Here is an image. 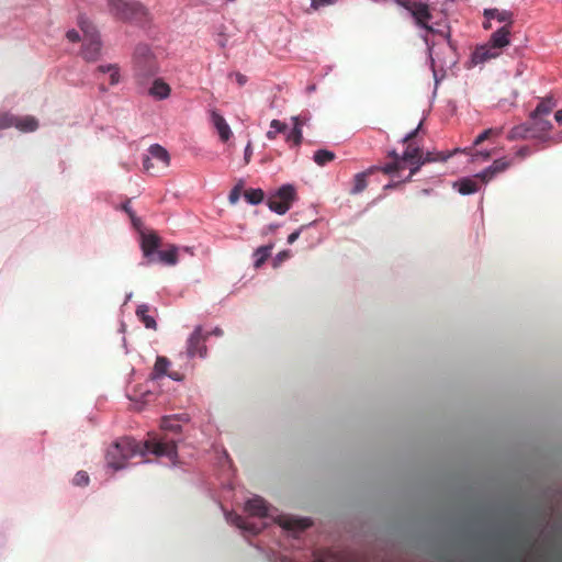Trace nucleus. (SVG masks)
<instances>
[{
  "mask_svg": "<svg viewBox=\"0 0 562 562\" xmlns=\"http://www.w3.org/2000/svg\"><path fill=\"white\" fill-rule=\"evenodd\" d=\"M405 144L406 149L404 150L402 156L398 155L396 150H392L389 153V157H391L393 160L392 162L381 167V171L383 173L392 175L404 169V165L408 164L411 166V172L407 180H411V178L420 169V167L423 166V161L420 160L423 149L420 148V146L416 145L415 142H409Z\"/></svg>",
  "mask_w": 562,
  "mask_h": 562,
  "instance_id": "f257e3e1",
  "label": "nucleus"
},
{
  "mask_svg": "<svg viewBox=\"0 0 562 562\" xmlns=\"http://www.w3.org/2000/svg\"><path fill=\"white\" fill-rule=\"evenodd\" d=\"M134 77L139 85H145L147 80L159 71V65L151 49L145 45L136 46L133 56Z\"/></svg>",
  "mask_w": 562,
  "mask_h": 562,
  "instance_id": "f03ea898",
  "label": "nucleus"
},
{
  "mask_svg": "<svg viewBox=\"0 0 562 562\" xmlns=\"http://www.w3.org/2000/svg\"><path fill=\"white\" fill-rule=\"evenodd\" d=\"M137 443L130 438L115 441L106 451V463L114 470L125 467V462L138 452Z\"/></svg>",
  "mask_w": 562,
  "mask_h": 562,
  "instance_id": "7ed1b4c3",
  "label": "nucleus"
},
{
  "mask_svg": "<svg viewBox=\"0 0 562 562\" xmlns=\"http://www.w3.org/2000/svg\"><path fill=\"white\" fill-rule=\"evenodd\" d=\"M109 9L121 20L142 22L147 15L145 7L130 0H109Z\"/></svg>",
  "mask_w": 562,
  "mask_h": 562,
  "instance_id": "20e7f679",
  "label": "nucleus"
},
{
  "mask_svg": "<svg viewBox=\"0 0 562 562\" xmlns=\"http://www.w3.org/2000/svg\"><path fill=\"white\" fill-rule=\"evenodd\" d=\"M83 33V45L81 55L87 61H95L101 52V41L95 27L87 20L79 22Z\"/></svg>",
  "mask_w": 562,
  "mask_h": 562,
  "instance_id": "39448f33",
  "label": "nucleus"
},
{
  "mask_svg": "<svg viewBox=\"0 0 562 562\" xmlns=\"http://www.w3.org/2000/svg\"><path fill=\"white\" fill-rule=\"evenodd\" d=\"M295 199V188L292 184H283L276 193L269 196L268 206L271 211L282 215L290 210Z\"/></svg>",
  "mask_w": 562,
  "mask_h": 562,
  "instance_id": "423d86ee",
  "label": "nucleus"
},
{
  "mask_svg": "<svg viewBox=\"0 0 562 562\" xmlns=\"http://www.w3.org/2000/svg\"><path fill=\"white\" fill-rule=\"evenodd\" d=\"M397 2L403 5L414 18L416 24L423 29H425L429 33H434L435 30L431 25H429V21L431 20V13L429 10V5L422 1H400Z\"/></svg>",
  "mask_w": 562,
  "mask_h": 562,
  "instance_id": "0eeeda50",
  "label": "nucleus"
},
{
  "mask_svg": "<svg viewBox=\"0 0 562 562\" xmlns=\"http://www.w3.org/2000/svg\"><path fill=\"white\" fill-rule=\"evenodd\" d=\"M146 450L158 456L167 457L170 461L175 462L177 459V445L176 440L164 436L159 439H151L145 442Z\"/></svg>",
  "mask_w": 562,
  "mask_h": 562,
  "instance_id": "6e6552de",
  "label": "nucleus"
},
{
  "mask_svg": "<svg viewBox=\"0 0 562 562\" xmlns=\"http://www.w3.org/2000/svg\"><path fill=\"white\" fill-rule=\"evenodd\" d=\"M207 337L209 334H203L202 326L195 327L187 341V353L190 358L195 356H199L200 358L206 357L207 348L205 341Z\"/></svg>",
  "mask_w": 562,
  "mask_h": 562,
  "instance_id": "1a4fd4ad",
  "label": "nucleus"
},
{
  "mask_svg": "<svg viewBox=\"0 0 562 562\" xmlns=\"http://www.w3.org/2000/svg\"><path fill=\"white\" fill-rule=\"evenodd\" d=\"M513 165V160L506 158H499L493 161V164L477 173L475 177L480 178L483 182L491 181L496 175L504 172Z\"/></svg>",
  "mask_w": 562,
  "mask_h": 562,
  "instance_id": "9d476101",
  "label": "nucleus"
},
{
  "mask_svg": "<svg viewBox=\"0 0 562 562\" xmlns=\"http://www.w3.org/2000/svg\"><path fill=\"white\" fill-rule=\"evenodd\" d=\"M160 245L161 239L155 232L142 234V250L149 262L153 261V256L157 254V250L160 247Z\"/></svg>",
  "mask_w": 562,
  "mask_h": 562,
  "instance_id": "9b49d317",
  "label": "nucleus"
},
{
  "mask_svg": "<svg viewBox=\"0 0 562 562\" xmlns=\"http://www.w3.org/2000/svg\"><path fill=\"white\" fill-rule=\"evenodd\" d=\"M501 55V52L494 48V46L487 42L484 45H481L475 48L472 59L475 64L485 63L492 58H496Z\"/></svg>",
  "mask_w": 562,
  "mask_h": 562,
  "instance_id": "f8f14e48",
  "label": "nucleus"
},
{
  "mask_svg": "<svg viewBox=\"0 0 562 562\" xmlns=\"http://www.w3.org/2000/svg\"><path fill=\"white\" fill-rule=\"evenodd\" d=\"M510 33L512 27H509V25H504L491 35L488 42L494 46V48L502 52V49L510 43Z\"/></svg>",
  "mask_w": 562,
  "mask_h": 562,
  "instance_id": "ddd939ff",
  "label": "nucleus"
},
{
  "mask_svg": "<svg viewBox=\"0 0 562 562\" xmlns=\"http://www.w3.org/2000/svg\"><path fill=\"white\" fill-rule=\"evenodd\" d=\"M211 122L213 126L216 128L221 140L227 142L232 136V131L229 125L226 123L225 119L217 111H212Z\"/></svg>",
  "mask_w": 562,
  "mask_h": 562,
  "instance_id": "4468645a",
  "label": "nucleus"
},
{
  "mask_svg": "<svg viewBox=\"0 0 562 562\" xmlns=\"http://www.w3.org/2000/svg\"><path fill=\"white\" fill-rule=\"evenodd\" d=\"M375 170H381L379 167H371L363 172H359L353 178L352 188L350 189V194H359L363 192L368 186L367 178L372 175Z\"/></svg>",
  "mask_w": 562,
  "mask_h": 562,
  "instance_id": "2eb2a0df",
  "label": "nucleus"
},
{
  "mask_svg": "<svg viewBox=\"0 0 562 562\" xmlns=\"http://www.w3.org/2000/svg\"><path fill=\"white\" fill-rule=\"evenodd\" d=\"M246 510L251 516L266 517L268 515V505L262 497L256 496L246 503Z\"/></svg>",
  "mask_w": 562,
  "mask_h": 562,
  "instance_id": "dca6fc26",
  "label": "nucleus"
},
{
  "mask_svg": "<svg viewBox=\"0 0 562 562\" xmlns=\"http://www.w3.org/2000/svg\"><path fill=\"white\" fill-rule=\"evenodd\" d=\"M509 140L525 139V138H538V134L533 133V127H530L529 123L520 124L513 127L507 136Z\"/></svg>",
  "mask_w": 562,
  "mask_h": 562,
  "instance_id": "f3484780",
  "label": "nucleus"
},
{
  "mask_svg": "<svg viewBox=\"0 0 562 562\" xmlns=\"http://www.w3.org/2000/svg\"><path fill=\"white\" fill-rule=\"evenodd\" d=\"M170 86L160 78L155 79L148 90V93L158 100L167 99L170 95Z\"/></svg>",
  "mask_w": 562,
  "mask_h": 562,
  "instance_id": "a211bd4d",
  "label": "nucleus"
},
{
  "mask_svg": "<svg viewBox=\"0 0 562 562\" xmlns=\"http://www.w3.org/2000/svg\"><path fill=\"white\" fill-rule=\"evenodd\" d=\"M13 121H14L13 126L24 133L34 132L38 127V121L34 116H31V115H26V116L13 115Z\"/></svg>",
  "mask_w": 562,
  "mask_h": 562,
  "instance_id": "6ab92c4d",
  "label": "nucleus"
},
{
  "mask_svg": "<svg viewBox=\"0 0 562 562\" xmlns=\"http://www.w3.org/2000/svg\"><path fill=\"white\" fill-rule=\"evenodd\" d=\"M484 18L487 20H497L501 23H505V25H509L512 27L513 24V13L507 10H498L496 8L485 9Z\"/></svg>",
  "mask_w": 562,
  "mask_h": 562,
  "instance_id": "aec40b11",
  "label": "nucleus"
},
{
  "mask_svg": "<svg viewBox=\"0 0 562 562\" xmlns=\"http://www.w3.org/2000/svg\"><path fill=\"white\" fill-rule=\"evenodd\" d=\"M531 122L529 123L530 127H533V133L538 134V138L542 137L547 134L551 128L552 124L546 116L531 117Z\"/></svg>",
  "mask_w": 562,
  "mask_h": 562,
  "instance_id": "412c9836",
  "label": "nucleus"
},
{
  "mask_svg": "<svg viewBox=\"0 0 562 562\" xmlns=\"http://www.w3.org/2000/svg\"><path fill=\"white\" fill-rule=\"evenodd\" d=\"M149 306L146 304H142L136 310V315L139 321L145 325L146 328L157 329V323L153 316L149 314Z\"/></svg>",
  "mask_w": 562,
  "mask_h": 562,
  "instance_id": "4be33fe9",
  "label": "nucleus"
},
{
  "mask_svg": "<svg viewBox=\"0 0 562 562\" xmlns=\"http://www.w3.org/2000/svg\"><path fill=\"white\" fill-rule=\"evenodd\" d=\"M555 106L552 98L542 99L531 113V117L548 116Z\"/></svg>",
  "mask_w": 562,
  "mask_h": 562,
  "instance_id": "5701e85b",
  "label": "nucleus"
},
{
  "mask_svg": "<svg viewBox=\"0 0 562 562\" xmlns=\"http://www.w3.org/2000/svg\"><path fill=\"white\" fill-rule=\"evenodd\" d=\"M157 256L160 262L175 266L178 262V248L171 245L166 250L157 251Z\"/></svg>",
  "mask_w": 562,
  "mask_h": 562,
  "instance_id": "b1692460",
  "label": "nucleus"
},
{
  "mask_svg": "<svg viewBox=\"0 0 562 562\" xmlns=\"http://www.w3.org/2000/svg\"><path fill=\"white\" fill-rule=\"evenodd\" d=\"M232 524H234L239 529H243L245 531H248L250 533H258L260 531V527H257L254 524H250L246 518L239 516V515H229L228 518Z\"/></svg>",
  "mask_w": 562,
  "mask_h": 562,
  "instance_id": "393cba45",
  "label": "nucleus"
},
{
  "mask_svg": "<svg viewBox=\"0 0 562 562\" xmlns=\"http://www.w3.org/2000/svg\"><path fill=\"white\" fill-rule=\"evenodd\" d=\"M282 525L289 530H305L312 525V521L308 518H286Z\"/></svg>",
  "mask_w": 562,
  "mask_h": 562,
  "instance_id": "a878e982",
  "label": "nucleus"
},
{
  "mask_svg": "<svg viewBox=\"0 0 562 562\" xmlns=\"http://www.w3.org/2000/svg\"><path fill=\"white\" fill-rule=\"evenodd\" d=\"M97 71L105 74H110L109 82L111 86H115L120 82V69L116 64H109V65H100L97 68Z\"/></svg>",
  "mask_w": 562,
  "mask_h": 562,
  "instance_id": "bb28decb",
  "label": "nucleus"
},
{
  "mask_svg": "<svg viewBox=\"0 0 562 562\" xmlns=\"http://www.w3.org/2000/svg\"><path fill=\"white\" fill-rule=\"evenodd\" d=\"M456 186H458V191L463 195L475 193L479 190L476 181L470 178L461 179Z\"/></svg>",
  "mask_w": 562,
  "mask_h": 562,
  "instance_id": "cd10ccee",
  "label": "nucleus"
},
{
  "mask_svg": "<svg viewBox=\"0 0 562 562\" xmlns=\"http://www.w3.org/2000/svg\"><path fill=\"white\" fill-rule=\"evenodd\" d=\"M149 153L154 159L161 161L165 166L169 165L170 156L162 146L158 144L151 145Z\"/></svg>",
  "mask_w": 562,
  "mask_h": 562,
  "instance_id": "c85d7f7f",
  "label": "nucleus"
},
{
  "mask_svg": "<svg viewBox=\"0 0 562 562\" xmlns=\"http://www.w3.org/2000/svg\"><path fill=\"white\" fill-rule=\"evenodd\" d=\"M335 154L327 149H318L314 153L313 160L318 166H325L326 164L333 161L335 159Z\"/></svg>",
  "mask_w": 562,
  "mask_h": 562,
  "instance_id": "c756f323",
  "label": "nucleus"
},
{
  "mask_svg": "<svg viewBox=\"0 0 562 562\" xmlns=\"http://www.w3.org/2000/svg\"><path fill=\"white\" fill-rule=\"evenodd\" d=\"M169 364L170 362L167 358L158 357L154 366V371L151 373L153 379H157L159 376L165 375L167 373Z\"/></svg>",
  "mask_w": 562,
  "mask_h": 562,
  "instance_id": "7c9ffc66",
  "label": "nucleus"
},
{
  "mask_svg": "<svg viewBox=\"0 0 562 562\" xmlns=\"http://www.w3.org/2000/svg\"><path fill=\"white\" fill-rule=\"evenodd\" d=\"M246 201L252 205L259 204L265 198L261 189H248L244 192Z\"/></svg>",
  "mask_w": 562,
  "mask_h": 562,
  "instance_id": "2f4dec72",
  "label": "nucleus"
},
{
  "mask_svg": "<svg viewBox=\"0 0 562 562\" xmlns=\"http://www.w3.org/2000/svg\"><path fill=\"white\" fill-rule=\"evenodd\" d=\"M272 246H261L259 247L254 256H255V267L259 268L263 262L270 257Z\"/></svg>",
  "mask_w": 562,
  "mask_h": 562,
  "instance_id": "473e14b6",
  "label": "nucleus"
},
{
  "mask_svg": "<svg viewBox=\"0 0 562 562\" xmlns=\"http://www.w3.org/2000/svg\"><path fill=\"white\" fill-rule=\"evenodd\" d=\"M450 156H451V154L446 155L442 151H439V153L427 151L426 154H424V153L422 154L420 160L423 161V165H425V164L434 162V161H446Z\"/></svg>",
  "mask_w": 562,
  "mask_h": 562,
  "instance_id": "72a5a7b5",
  "label": "nucleus"
},
{
  "mask_svg": "<svg viewBox=\"0 0 562 562\" xmlns=\"http://www.w3.org/2000/svg\"><path fill=\"white\" fill-rule=\"evenodd\" d=\"M286 143L290 144L291 147H300L303 142V132L299 127H293L292 131L286 135Z\"/></svg>",
  "mask_w": 562,
  "mask_h": 562,
  "instance_id": "f704fd0d",
  "label": "nucleus"
},
{
  "mask_svg": "<svg viewBox=\"0 0 562 562\" xmlns=\"http://www.w3.org/2000/svg\"><path fill=\"white\" fill-rule=\"evenodd\" d=\"M503 133V127L499 128H487L483 131L474 140L473 145L477 146L482 144L484 140L488 139L492 136H499Z\"/></svg>",
  "mask_w": 562,
  "mask_h": 562,
  "instance_id": "c9c22d12",
  "label": "nucleus"
},
{
  "mask_svg": "<svg viewBox=\"0 0 562 562\" xmlns=\"http://www.w3.org/2000/svg\"><path fill=\"white\" fill-rule=\"evenodd\" d=\"M178 419L176 417H171V416H165L162 417L161 419V428L164 430H169V431H172V432H179L181 430V426L176 423Z\"/></svg>",
  "mask_w": 562,
  "mask_h": 562,
  "instance_id": "e433bc0d",
  "label": "nucleus"
},
{
  "mask_svg": "<svg viewBox=\"0 0 562 562\" xmlns=\"http://www.w3.org/2000/svg\"><path fill=\"white\" fill-rule=\"evenodd\" d=\"M130 204L131 201L127 200L125 203L121 205V210H123L128 215L134 226H138L140 220L136 216L135 212L132 210Z\"/></svg>",
  "mask_w": 562,
  "mask_h": 562,
  "instance_id": "4c0bfd02",
  "label": "nucleus"
},
{
  "mask_svg": "<svg viewBox=\"0 0 562 562\" xmlns=\"http://www.w3.org/2000/svg\"><path fill=\"white\" fill-rule=\"evenodd\" d=\"M89 475L85 471L77 472L72 479V483L76 486H87L89 484Z\"/></svg>",
  "mask_w": 562,
  "mask_h": 562,
  "instance_id": "58836bf2",
  "label": "nucleus"
},
{
  "mask_svg": "<svg viewBox=\"0 0 562 562\" xmlns=\"http://www.w3.org/2000/svg\"><path fill=\"white\" fill-rule=\"evenodd\" d=\"M13 123V115L8 113H0V130L12 127Z\"/></svg>",
  "mask_w": 562,
  "mask_h": 562,
  "instance_id": "ea45409f",
  "label": "nucleus"
},
{
  "mask_svg": "<svg viewBox=\"0 0 562 562\" xmlns=\"http://www.w3.org/2000/svg\"><path fill=\"white\" fill-rule=\"evenodd\" d=\"M241 188L243 183L240 182L237 186H235L229 192L228 200L232 204L237 203V201L239 200Z\"/></svg>",
  "mask_w": 562,
  "mask_h": 562,
  "instance_id": "a19ab883",
  "label": "nucleus"
},
{
  "mask_svg": "<svg viewBox=\"0 0 562 562\" xmlns=\"http://www.w3.org/2000/svg\"><path fill=\"white\" fill-rule=\"evenodd\" d=\"M270 128H273L277 133H284L286 131V124L279 120H272L270 122Z\"/></svg>",
  "mask_w": 562,
  "mask_h": 562,
  "instance_id": "79ce46f5",
  "label": "nucleus"
},
{
  "mask_svg": "<svg viewBox=\"0 0 562 562\" xmlns=\"http://www.w3.org/2000/svg\"><path fill=\"white\" fill-rule=\"evenodd\" d=\"M293 127H299L302 130V126L307 123V119L302 115L292 116Z\"/></svg>",
  "mask_w": 562,
  "mask_h": 562,
  "instance_id": "37998d69",
  "label": "nucleus"
},
{
  "mask_svg": "<svg viewBox=\"0 0 562 562\" xmlns=\"http://www.w3.org/2000/svg\"><path fill=\"white\" fill-rule=\"evenodd\" d=\"M422 123L412 132H409L403 139L402 142L403 143H409V142H414V139L416 138L417 134H418V131H419V127H420Z\"/></svg>",
  "mask_w": 562,
  "mask_h": 562,
  "instance_id": "c03bdc74",
  "label": "nucleus"
},
{
  "mask_svg": "<svg viewBox=\"0 0 562 562\" xmlns=\"http://www.w3.org/2000/svg\"><path fill=\"white\" fill-rule=\"evenodd\" d=\"M335 0H312V8L318 9L319 7L333 4Z\"/></svg>",
  "mask_w": 562,
  "mask_h": 562,
  "instance_id": "a18cd8bd",
  "label": "nucleus"
},
{
  "mask_svg": "<svg viewBox=\"0 0 562 562\" xmlns=\"http://www.w3.org/2000/svg\"><path fill=\"white\" fill-rule=\"evenodd\" d=\"M531 153L530 148L528 146H522L516 151V157L524 159L527 156H529Z\"/></svg>",
  "mask_w": 562,
  "mask_h": 562,
  "instance_id": "49530a36",
  "label": "nucleus"
},
{
  "mask_svg": "<svg viewBox=\"0 0 562 562\" xmlns=\"http://www.w3.org/2000/svg\"><path fill=\"white\" fill-rule=\"evenodd\" d=\"M66 37L72 42V43H76V42H79L80 41V35L79 33L76 31V30H70L66 33Z\"/></svg>",
  "mask_w": 562,
  "mask_h": 562,
  "instance_id": "de8ad7c7",
  "label": "nucleus"
},
{
  "mask_svg": "<svg viewBox=\"0 0 562 562\" xmlns=\"http://www.w3.org/2000/svg\"><path fill=\"white\" fill-rule=\"evenodd\" d=\"M252 155V148H251V144L248 143L246 148H245V162L248 164L250 161V157Z\"/></svg>",
  "mask_w": 562,
  "mask_h": 562,
  "instance_id": "09e8293b",
  "label": "nucleus"
},
{
  "mask_svg": "<svg viewBox=\"0 0 562 562\" xmlns=\"http://www.w3.org/2000/svg\"><path fill=\"white\" fill-rule=\"evenodd\" d=\"M492 156V153L491 151H477L474 157L475 158H479L481 157L483 160H488Z\"/></svg>",
  "mask_w": 562,
  "mask_h": 562,
  "instance_id": "8fccbe9b",
  "label": "nucleus"
},
{
  "mask_svg": "<svg viewBox=\"0 0 562 562\" xmlns=\"http://www.w3.org/2000/svg\"><path fill=\"white\" fill-rule=\"evenodd\" d=\"M235 77H236V81L238 82L239 86L245 85L247 81V77L243 74L237 72V74H235Z\"/></svg>",
  "mask_w": 562,
  "mask_h": 562,
  "instance_id": "3c124183",
  "label": "nucleus"
},
{
  "mask_svg": "<svg viewBox=\"0 0 562 562\" xmlns=\"http://www.w3.org/2000/svg\"><path fill=\"white\" fill-rule=\"evenodd\" d=\"M300 233H301L300 231H295V232L291 233L288 237V243L293 244L299 238Z\"/></svg>",
  "mask_w": 562,
  "mask_h": 562,
  "instance_id": "603ef678",
  "label": "nucleus"
},
{
  "mask_svg": "<svg viewBox=\"0 0 562 562\" xmlns=\"http://www.w3.org/2000/svg\"><path fill=\"white\" fill-rule=\"evenodd\" d=\"M277 134L278 133L273 128H271L270 131L267 132L266 136L268 139L273 140V139H276Z\"/></svg>",
  "mask_w": 562,
  "mask_h": 562,
  "instance_id": "864d4df0",
  "label": "nucleus"
},
{
  "mask_svg": "<svg viewBox=\"0 0 562 562\" xmlns=\"http://www.w3.org/2000/svg\"><path fill=\"white\" fill-rule=\"evenodd\" d=\"M554 119L558 123L562 124V110L555 112Z\"/></svg>",
  "mask_w": 562,
  "mask_h": 562,
  "instance_id": "5fc2aeb1",
  "label": "nucleus"
},
{
  "mask_svg": "<svg viewBox=\"0 0 562 562\" xmlns=\"http://www.w3.org/2000/svg\"><path fill=\"white\" fill-rule=\"evenodd\" d=\"M207 334L211 335V333H207ZM212 335H214V336H222L223 335V330L221 328L216 327V328H214L212 330Z\"/></svg>",
  "mask_w": 562,
  "mask_h": 562,
  "instance_id": "6e6d98bb",
  "label": "nucleus"
},
{
  "mask_svg": "<svg viewBox=\"0 0 562 562\" xmlns=\"http://www.w3.org/2000/svg\"><path fill=\"white\" fill-rule=\"evenodd\" d=\"M483 27H484L485 30H490V29L492 27L491 20H487V19H486V20L483 22Z\"/></svg>",
  "mask_w": 562,
  "mask_h": 562,
  "instance_id": "4d7b16f0",
  "label": "nucleus"
},
{
  "mask_svg": "<svg viewBox=\"0 0 562 562\" xmlns=\"http://www.w3.org/2000/svg\"><path fill=\"white\" fill-rule=\"evenodd\" d=\"M149 160H150L149 158H146V159L144 160V167H145L146 169H149V167H150Z\"/></svg>",
  "mask_w": 562,
  "mask_h": 562,
  "instance_id": "13d9d810",
  "label": "nucleus"
},
{
  "mask_svg": "<svg viewBox=\"0 0 562 562\" xmlns=\"http://www.w3.org/2000/svg\"><path fill=\"white\" fill-rule=\"evenodd\" d=\"M286 256H288V254L284 251V252H280V254L278 255V258H279L280 260H282V259H283V258H285Z\"/></svg>",
  "mask_w": 562,
  "mask_h": 562,
  "instance_id": "bf43d9fd",
  "label": "nucleus"
},
{
  "mask_svg": "<svg viewBox=\"0 0 562 562\" xmlns=\"http://www.w3.org/2000/svg\"><path fill=\"white\" fill-rule=\"evenodd\" d=\"M513 559H514L515 561H521V559H522V558H521V555H520V554H516V555H514V557H513Z\"/></svg>",
  "mask_w": 562,
  "mask_h": 562,
  "instance_id": "052dcab7",
  "label": "nucleus"
},
{
  "mask_svg": "<svg viewBox=\"0 0 562 562\" xmlns=\"http://www.w3.org/2000/svg\"><path fill=\"white\" fill-rule=\"evenodd\" d=\"M170 376L175 380H179L178 375L177 374H170Z\"/></svg>",
  "mask_w": 562,
  "mask_h": 562,
  "instance_id": "680f3d73",
  "label": "nucleus"
},
{
  "mask_svg": "<svg viewBox=\"0 0 562 562\" xmlns=\"http://www.w3.org/2000/svg\"><path fill=\"white\" fill-rule=\"evenodd\" d=\"M314 562H325V561L322 559H316V560H314Z\"/></svg>",
  "mask_w": 562,
  "mask_h": 562,
  "instance_id": "e2e57ef3",
  "label": "nucleus"
}]
</instances>
